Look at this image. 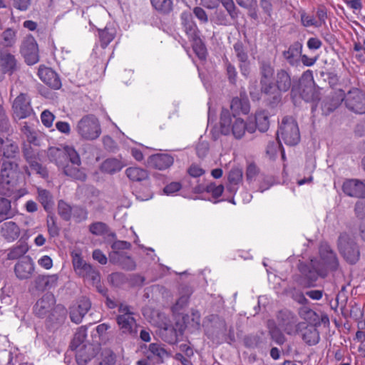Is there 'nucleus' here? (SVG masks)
Wrapping results in <instances>:
<instances>
[{"label":"nucleus","mask_w":365,"mask_h":365,"mask_svg":"<svg viewBox=\"0 0 365 365\" xmlns=\"http://www.w3.org/2000/svg\"><path fill=\"white\" fill-rule=\"evenodd\" d=\"M73 266L77 275L84 279L85 281L96 284L100 282L101 276L98 270L87 263L80 255L73 256Z\"/></svg>","instance_id":"obj_9"},{"label":"nucleus","mask_w":365,"mask_h":365,"mask_svg":"<svg viewBox=\"0 0 365 365\" xmlns=\"http://www.w3.org/2000/svg\"><path fill=\"white\" fill-rule=\"evenodd\" d=\"M13 116L15 120L23 119V93H19L13 102Z\"/></svg>","instance_id":"obj_44"},{"label":"nucleus","mask_w":365,"mask_h":365,"mask_svg":"<svg viewBox=\"0 0 365 365\" xmlns=\"http://www.w3.org/2000/svg\"><path fill=\"white\" fill-rule=\"evenodd\" d=\"M38 75L40 79L51 88L57 90L61 87V81L58 75L51 68L40 66Z\"/></svg>","instance_id":"obj_20"},{"label":"nucleus","mask_w":365,"mask_h":365,"mask_svg":"<svg viewBox=\"0 0 365 365\" xmlns=\"http://www.w3.org/2000/svg\"><path fill=\"white\" fill-rule=\"evenodd\" d=\"M0 145V154L8 159L13 158L18 150L15 144L10 143L9 140L4 142L1 138Z\"/></svg>","instance_id":"obj_40"},{"label":"nucleus","mask_w":365,"mask_h":365,"mask_svg":"<svg viewBox=\"0 0 365 365\" xmlns=\"http://www.w3.org/2000/svg\"><path fill=\"white\" fill-rule=\"evenodd\" d=\"M298 269L300 272L299 284L307 288L314 287L319 277L324 278L327 276V269L317 259H312L307 263L300 262Z\"/></svg>","instance_id":"obj_2"},{"label":"nucleus","mask_w":365,"mask_h":365,"mask_svg":"<svg viewBox=\"0 0 365 365\" xmlns=\"http://www.w3.org/2000/svg\"><path fill=\"white\" fill-rule=\"evenodd\" d=\"M97 354V349L93 344H83L76 351V359L79 365H86Z\"/></svg>","instance_id":"obj_25"},{"label":"nucleus","mask_w":365,"mask_h":365,"mask_svg":"<svg viewBox=\"0 0 365 365\" xmlns=\"http://www.w3.org/2000/svg\"><path fill=\"white\" fill-rule=\"evenodd\" d=\"M47 227L49 235L56 237L59 234V228L56 225V218L53 215L48 214L47 217Z\"/></svg>","instance_id":"obj_58"},{"label":"nucleus","mask_w":365,"mask_h":365,"mask_svg":"<svg viewBox=\"0 0 365 365\" xmlns=\"http://www.w3.org/2000/svg\"><path fill=\"white\" fill-rule=\"evenodd\" d=\"M274 81L275 87L278 91L285 93L291 89L292 93H294L296 86L293 85V80L289 69H277L274 77Z\"/></svg>","instance_id":"obj_13"},{"label":"nucleus","mask_w":365,"mask_h":365,"mask_svg":"<svg viewBox=\"0 0 365 365\" xmlns=\"http://www.w3.org/2000/svg\"><path fill=\"white\" fill-rule=\"evenodd\" d=\"M76 131L85 140H96L101 134L100 122L94 115H86L78 120Z\"/></svg>","instance_id":"obj_7"},{"label":"nucleus","mask_w":365,"mask_h":365,"mask_svg":"<svg viewBox=\"0 0 365 365\" xmlns=\"http://www.w3.org/2000/svg\"><path fill=\"white\" fill-rule=\"evenodd\" d=\"M346 108L356 113H365V93L359 88H352L344 96Z\"/></svg>","instance_id":"obj_11"},{"label":"nucleus","mask_w":365,"mask_h":365,"mask_svg":"<svg viewBox=\"0 0 365 365\" xmlns=\"http://www.w3.org/2000/svg\"><path fill=\"white\" fill-rule=\"evenodd\" d=\"M115 35L113 29L106 27L104 29L99 30V38L101 46L105 48L114 38Z\"/></svg>","instance_id":"obj_42"},{"label":"nucleus","mask_w":365,"mask_h":365,"mask_svg":"<svg viewBox=\"0 0 365 365\" xmlns=\"http://www.w3.org/2000/svg\"><path fill=\"white\" fill-rule=\"evenodd\" d=\"M280 148L279 141H272L267 144L266 153L270 158H274Z\"/></svg>","instance_id":"obj_64"},{"label":"nucleus","mask_w":365,"mask_h":365,"mask_svg":"<svg viewBox=\"0 0 365 365\" xmlns=\"http://www.w3.org/2000/svg\"><path fill=\"white\" fill-rule=\"evenodd\" d=\"M246 123L240 118H232L230 110L222 108L220 113V131L227 135L232 133L236 139H240L245 133Z\"/></svg>","instance_id":"obj_4"},{"label":"nucleus","mask_w":365,"mask_h":365,"mask_svg":"<svg viewBox=\"0 0 365 365\" xmlns=\"http://www.w3.org/2000/svg\"><path fill=\"white\" fill-rule=\"evenodd\" d=\"M56 299L53 294L46 293L39 299L34 306V313L40 318L47 316L51 312H53Z\"/></svg>","instance_id":"obj_14"},{"label":"nucleus","mask_w":365,"mask_h":365,"mask_svg":"<svg viewBox=\"0 0 365 365\" xmlns=\"http://www.w3.org/2000/svg\"><path fill=\"white\" fill-rule=\"evenodd\" d=\"M48 157L51 162L54 163L58 168H63L68 163L80 165V156L71 146L63 148L51 147L48 150Z\"/></svg>","instance_id":"obj_5"},{"label":"nucleus","mask_w":365,"mask_h":365,"mask_svg":"<svg viewBox=\"0 0 365 365\" xmlns=\"http://www.w3.org/2000/svg\"><path fill=\"white\" fill-rule=\"evenodd\" d=\"M337 246L339 253L349 264H355L359 260L360 248L354 236L346 232L341 233Z\"/></svg>","instance_id":"obj_3"},{"label":"nucleus","mask_w":365,"mask_h":365,"mask_svg":"<svg viewBox=\"0 0 365 365\" xmlns=\"http://www.w3.org/2000/svg\"><path fill=\"white\" fill-rule=\"evenodd\" d=\"M131 244L129 242L124 240H115L111 245V252H118L119 254L123 253V250H130Z\"/></svg>","instance_id":"obj_57"},{"label":"nucleus","mask_w":365,"mask_h":365,"mask_svg":"<svg viewBox=\"0 0 365 365\" xmlns=\"http://www.w3.org/2000/svg\"><path fill=\"white\" fill-rule=\"evenodd\" d=\"M152 6L158 12L167 14L173 10L172 0H150Z\"/></svg>","instance_id":"obj_41"},{"label":"nucleus","mask_w":365,"mask_h":365,"mask_svg":"<svg viewBox=\"0 0 365 365\" xmlns=\"http://www.w3.org/2000/svg\"><path fill=\"white\" fill-rule=\"evenodd\" d=\"M294 93H298L306 102L313 101L317 98L312 71L307 70L302 73Z\"/></svg>","instance_id":"obj_10"},{"label":"nucleus","mask_w":365,"mask_h":365,"mask_svg":"<svg viewBox=\"0 0 365 365\" xmlns=\"http://www.w3.org/2000/svg\"><path fill=\"white\" fill-rule=\"evenodd\" d=\"M204 190L210 193L214 198L220 197L224 191V186L222 185H217L215 182H210L207 185Z\"/></svg>","instance_id":"obj_55"},{"label":"nucleus","mask_w":365,"mask_h":365,"mask_svg":"<svg viewBox=\"0 0 365 365\" xmlns=\"http://www.w3.org/2000/svg\"><path fill=\"white\" fill-rule=\"evenodd\" d=\"M190 40L193 41L192 48L196 55L199 57V58L205 59L206 58L207 51L199 36H197V38L195 39Z\"/></svg>","instance_id":"obj_52"},{"label":"nucleus","mask_w":365,"mask_h":365,"mask_svg":"<svg viewBox=\"0 0 365 365\" xmlns=\"http://www.w3.org/2000/svg\"><path fill=\"white\" fill-rule=\"evenodd\" d=\"M302 339L308 346H314L319 342L320 335L318 329L314 325L307 326L301 331Z\"/></svg>","instance_id":"obj_28"},{"label":"nucleus","mask_w":365,"mask_h":365,"mask_svg":"<svg viewBox=\"0 0 365 365\" xmlns=\"http://www.w3.org/2000/svg\"><path fill=\"white\" fill-rule=\"evenodd\" d=\"M29 167L26 169L24 168V172L26 173L29 175L31 174H37L42 178H46L48 176V172L46 168L43 167L41 163H39L36 158H28L26 159Z\"/></svg>","instance_id":"obj_31"},{"label":"nucleus","mask_w":365,"mask_h":365,"mask_svg":"<svg viewBox=\"0 0 365 365\" xmlns=\"http://www.w3.org/2000/svg\"><path fill=\"white\" fill-rule=\"evenodd\" d=\"M230 109L232 118H237V115L240 114H247L250 112V106L247 96L240 94V97L233 98L230 103Z\"/></svg>","instance_id":"obj_24"},{"label":"nucleus","mask_w":365,"mask_h":365,"mask_svg":"<svg viewBox=\"0 0 365 365\" xmlns=\"http://www.w3.org/2000/svg\"><path fill=\"white\" fill-rule=\"evenodd\" d=\"M1 235L9 241H13L19 234V228L14 222H4L1 229Z\"/></svg>","instance_id":"obj_32"},{"label":"nucleus","mask_w":365,"mask_h":365,"mask_svg":"<svg viewBox=\"0 0 365 365\" xmlns=\"http://www.w3.org/2000/svg\"><path fill=\"white\" fill-rule=\"evenodd\" d=\"M204 324L209 339L219 344L224 342L227 331L225 319L217 314H210L205 318Z\"/></svg>","instance_id":"obj_6"},{"label":"nucleus","mask_w":365,"mask_h":365,"mask_svg":"<svg viewBox=\"0 0 365 365\" xmlns=\"http://www.w3.org/2000/svg\"><path fill=\"white\" fill-rule=\"evenodd\" d=\"M259 73L261 79H269L274 74V67L271 62L267 60H262L259 62Z\"/></svg>","instance_id":"obj_45"},{"label":"nucleus","mask_w":365,"mask_h":365,"mask_svg":"<svg viewBox=\"0 0 365 365\" xmlns=\"http://www.w3.org/2000/svg\"><path fill=\"white\" fill-rule=\"evenodd\" d=\"M72 215L76 219V222H80L87 219L88 212L84 207L80 206H73Z\"/></svg>","instance_id":"obj_59"},{"label":"nucleus","mask_w":365,"mask_h":365,"mask_svg":"<svg viewBox=\"0 0 365 365\" xmlns=\"http://www.w3.org/2000/svg\"><path fill=\"white\" fill-rule=\"evenodd\" d=\"M269 334L271 339L278 345H282L286 341V337L274 324H269Z\"/></svg>","instance_id":"obj_47"},{"label":"nucleus","mask_w":365,"mask_h":365,"mask_svg":"<svg viewBox=\"0 0 365 365\" xmlns=\"http://www.w3.org/2000/svg\"><path fill=\"white\" fill-rule=\"evenodd\" d=\"M126 176L132 181L140 182L148 178L146 170L138 167H130L125 170Z\"/></svg>","instance_id":"obj_34"},{"label":"nucleus","mask_w":365,"mask_h":365,"mask_svg":"<svg viewBox=\"0 0 365 365\" xmlns=\"http://www.w3.org/2000/svg\"><path fill=\"white\" fill-rule=\"evenodd\" d=\"M20 172L16 163L10 160H4L0 174V194L14 195L15 199L22 196L21 187L19 186Z\"/></svg>","instance_id":"obj_1"},{"label":"nucleus","mask_w":365,"mask_h":365,"mask_svg":"<svg viewBox=\"0 0 365 365\" xmlns=\"http://www.w3.org/2000/svg\"><path fill=\"white\" fill-rule=\"evenodd\" d=\"M90 232L95 235H103L108 232V225L102 222H96L90 225Z\"/></svg>","instance_id":"obj_54"},{"label":"nucleus","mask_w":365,"mask_h":365,"mask_svg":"<svg viewBox=\"0 0 365 365\" xmlns=\"http://www.w3.org/2000/svg\"><path fill=\"white\" fill-rule=\"evenodd\" d=\"M11 216V202L6 198L0 197V220L7 219Z\"/></svg>","instance_id":"obj_51"},{"label":"nucleus","mask_w":365,"mask_h":365,"mask_svg":"<svg viewBox=\"0 0 365 365\" xmlns=\"http://www.w3.org/2000/svg\"><path fill=\"white\" fill-rule=\"evenodd\" d=\"M87 336V329L84 327H81L76 332L73 339L71 344L72 349H77L81 346V344L85 341Z\"/></svg>","instance_id":"obj_48"},{"label":"nucleus","mask_w":365,"mask_h":365,"mask_svg":"<svg viewBox=\"0 0 365 365\" xmlns=\"http://www.w3.org/2000/svg\"><path fill=\"white\" fill-rule=\"evenodd\" d=\"M79 166L80 165L68 163L63 168V172L67 176L73 178L76 180L84 181L86 179V175L84 171L79 168Z\"/></svg>","instance_id":"obj_33"},{"label":"nucleus","mask_w":365,"mask_h":365,"mask_svg":"<svg viewBox=\"0 0 365 365\" xmlns=\"http://www.w3.org/2000/svg\"><path fill=\"white\" fill-rule=\"evenodd\" d=\"M181 24L184 31L189 39H195L198 36L197 27L192 19V14L188 12H182L180 16Z\"/></svg>","instance_id":"obj_26"},{"label":"nucleus","mask_w":365,"mask_h":365,"mask_svg":"<svg viewBox=\"0 0 365 365\" xmlns=\"http://www.w3.org/2000/svg\"><path fill=\"white\" fill-rule=\"evenodd\" d=\"M277 134V138L279 140L281 138L288 145H295L300 140L299 127L292 117L283 118Z\"/></svg>","instance_id":"obj_8"},{"label":"nucleus","mask_w":365,"mask_h":365,"mask_svg":"<svg viewBox=\"0 0 365 365\" xmlns=\"http://www.w3.org/2000/svg\"><path fill=\"white\" fill-rule=\"evenodd\" d=\"M301 21L304 26L309 27L314 26L315 27H320V24L317 21L313 16L307 14L304 11L301 12Z\"/></svg>","instance_id":"obj_60"},{"label":"nucleus","mask_w":365,"mask_h":365,"mask_svg":"<svg viewBox=\"0 0 365 365\" xmlns=\"http://www.w3.org/2000/svg\"><path fill=\"white\" fill-rule=\"evenodd\" d=\"M178 327V324H177L176 327L173 326H168L163 329L160 331L162 339L170 344H175L178 341L179 336H181L183 333L182 326H180L177 329Z\"/></svg>","instance_id":"obj_27"},{"label":"nucleus","mask_w":365,"mask_h":365,"mask_svg":"<svg viewBox=\"0 0 365 365\" xmlns=\"http://www.w3.org/2000/svg\"><path fill=\"white\" fill-rule=\"evenodd\" d=\"M148 359L157 364L164 363L170 356V354L159 343H152L149 345L147 352Z\"/></svg>","instance_id":"obj_22"},{"label":"nucleus","mask_w":365,"mask_h":365,"mask_svg":"<svg viewBox=\"0 0 365 365\" xmlns=\"http://www.w3.org/2000/svg\"><path fill=\"white\" fill-rule=\"evenodd\" d=\"M244 341L245 346L248 348H257L265 344V339L259 335L247 336Z\"/></svg>","instance_id":"obj_49"},{"label":"nucleus","mask_w":365,"mask_h":365,"mask_svg":"<svg viewBox=\"0 0 365 365\" xmlns=\"http://www.w3.org/2000/svg\"><path fill=\"white\" fill-rule=\"evenodd\" d=\"M23 257V247L19 245L17 247L12 248L9 254V259H18L19 261L14 266V272L16 277L21 279L23 278V263L21 257Z\"/></svg>","instance_id":"obj_29"},{"label":"nucleus","mask_w":365,"mask_h":365,"mask_svg":"<svg viewBox=\"0 0 365 365\" xmlns=\"http://www.w3.org/2000/svg\"><path fill=\"white\" fill-rule=\"evenodd\" d=\"M67 317L66 309L61 305H56L53 312L49 315V319L53 323L61 324L63 323Z\"/></svg>","instance_id":"obj_39"},{"label":"nucleus","mask_w":365,"mask_h":365,"mask_svg":"<svg viewBox=\"0 0 365 365\" xmlns=\"http://www.w3.org/2000/svg\"><path fill=\"white\" fill-rule=\"evenodd\" d=\"M3 43L5 46H11L16 41V32L8 29L2 34Z\"/></svg>","instance_id":"obj_56"},{"label":"nucleus","mask_w":365,"mask_h":365,"mask_svg":"<svg viewBox=\"0 0 365 365\" xmlns=\"http://www.w3.org/2000/svg\"><path fill=\"white\" fill-rule=\"evenodd\" d=\"M54 119L55 115L48 110H44L41 114V122L47 128L52 126Z\"/></svg>","instance_id":"obj_62"},{"label":"nucleus","mask_w":365,"mask_h":365,"mask_svg":"<svg viewBox=\"0 0 365 365\" xmlns=\"http://www.w3.org/2000/svg\"><path fill=\"white\" fill-rule=\"evenodd\" d=\"M38 200L43 205L44 210L50 213L54 205L53 197L51 193L44 189H38Z\"/></svg>","instance_id":"obj_35"},{"label":"nucleus","mask_w":365,"mask_h":365,"mask_svg":"<svg viewBox=\"0 0 365 365\" xmlns=\"http://www.w3.org/2000/svg\"><path fill=\"white\" fill-rule=\"evenodd\" d=\"M319 255L321 259L327 267V270L336 271L338 269L339 263L337 256L328 244L321 245Z\"/></svg>","instance_id":"obj_16"},{"label":"nucleus","mask_w":365,"mask_h":365,"mask_svg":"<svg viewBox=\"0 0 365 365\" xmlns=\"http://www.w3.org/2000/svg\"><path fill=\"white\" fill-rule=\"evenodd\" d=\"M341 189L349 197L365 199V182L359 179H346L343 182Z\"/></svg>","instance_id":"obj_12"},{"label":"nucleus","mask_w":365,"mask_h":365,"mask_svg":"<svg viewBox=\"0 0 365 365\" xmlns=\"http://www.w3.org/2000/svg\"><path fill=\"white\" fill-rule=\"evenodd\" d=\"M108 258L110 263L117 264L123 269L133 271L136 268L135 262L126 252L119 254L118 252H110Z\"/></svg>","instance_id":"obj_18"},{"label":"nucleus","mask_w":365,"mask_h":365,"mask_svg":"<svg viewBox=\"0 0 365 365\" xmlns=\"http://www.w3.org/2000/svg\"><path fill=\"white\" fill-rule=\"evenodd\" d=\"M24 135L26 136L27 141L30 144L38 146L41 143V135L36 130L24 125Z\"/></svg>","instance_id":"obj_50"},{"label":"nucleus","mask_w":365,"mask_h":365,"mask_svg":"<svg viewBox=\"0 0 365 365\" xmlns=\"http://www.w3.org/2000/svg\"><path fill=\"white\" fill-rule=\"evenodd\" d=\"M303 45L299 41L292 43L287 50L282 52V56L291 66H297L300 61Z\"/></svg>","instance_id":"obj_21"},{"label":"nucleus","mask_w":365,"mask_h":365,"mask_svg":"<svg viewBox=\"0 0 365 365\" xmlns=\"http://www.w3.org/2000/svg\"><path fill=\"white\" fill-rule=\"evenodd\" d=\"M234 50L236 54V56L237 59L241 63H247L248 62V55L247 53L245 51L244 44L242 42L238 41H237L234 46Z\"/></svg>","instance_id":"obj_53"},{"label":"nucleus","mask_w":365,"mask_h":365,"mask_svg":"<svg viewBox=\"0 0 365 365\" xmlns=\"http://www.w3.org/2000/svg\"><path fill=\"white\" fill-rule=\"evenodd\" d=\"M73 207L61 200L58 202V214L65 221H69L72 216Z\"/></svg>","instance_id":"obj_43"},{"label":"nucleus","mask_w":365,"mask_h":365,"mask_svg":"<svg viewBox=\"0 0 365 365\" xmlns=\"http://www.w3.org/2000/svg\"><path fill=\"white\" fill-rule=\"evenodd\" d=\"M174 162V158L169 154L157 153L151 155L148 160L150 167L160 170L170 168Z\"/></svg>","instance_id":"obj_23"},{"label":"nucleus","mask_w":365,"mask_h":365,"mask_svg":"<svg viewBox=\"0 0 365 365\" xmlns=\"http://www.w3.org/2000/svg\"><path fill=\"white\" fill-rule=\"evenodd\" d=\"M242 171L239 168H232L228 175V181L230 185L228 186V190L230 192L235 190V188L232 187L233 185H237L242 181Z\"/></svg>","instance_id":"obj_46"},{"label":"nucleus","mask_w":365,"mask_h":365,"mask_svg":"<svg viewBox=\"0 0 365 365\" xmlns=\"http://www.w3.org/2000/svg\"><path fill=\"white\" fill-rule=\"evenodd\" d=\"M261 91L265 94H273L277 89L274 83L269 81V79H260Z\"/></svg>","instance_id":"obj_63"},{"label":"nucleus","mask_w":365,"mask_h":365,"mask_svg":"<svg viewBox=\"0 0 365 365\" xmlns=\"http://www.w3.org/2000/svg\"><path fill=\"white\" fill-rule=\"evenodd\" d=\"M200 312L192 309L190 314H187L182 317V321L185 327L199 329L200 327Z\"/></svg>","instance_id":"obj_37"},{"label":"nucleus","mask_w":365,"mask_h":365,"mask_svg":"<svg viewBox=\"0 0 365 365\" xmlns=\"http://www.w3.org/2000/svg\"><path fill=\"white\" fill-rule=\"evenodd\" d=\"M115 319L122 334L137 336L138 326L133 316L117 315Z\"/></svg>","instance_id":"obj_15"},{"label":"nucleus","mask_w":365,"mask_h":365,"mask_svg":"<svg viewBox=\"0 0 365 365\" xmlns=\"http://www.w3.org/2000/svg\"><path fill=\"white\" fill-rule=\"evenodd\" d=\"M125 166L123 162L117 158H110L105 160L100 165V170L102 173L113 175L120 172Z\"/></svg>","instance_id":"obj_30"},{"label":"nucleus","mask_w":365,"mask_h":365,"mask_svg":"<svg viewBox=\"0 0 365 365\" xmlns=\"http://www.w3.org/2000/svg\"><path fill=\"white\" fill-rule=\"evenodd\" d=\"M298 326L293 317L287 323L282 324L284 331L289 335L295 334L298 331Z\"/></svg>","instance_id":"obj_61"},{"label":"nucleus","mask_w":365,"mask_h":365,"mask_svg":"<svg viewBox=\"0 0 365 365\" xmlns=\"http://www.w3.org/2000/svg\"><path fill=\"white\" fill-rule=\"evenodd\" d=\"M91 304L88 298L82 297L80 299L77 305L70 308L71 320L76 324L81 323L84 316L91 309Z\"/></svg>","instance_id":"obj_17"},{"label":"nucleus","mask_w":365,"mask_h":365,"mask_svg":"<svg viewBox=\"0 0 365 365\" xmlns=\"http://www.w3.org/2000/svg\"><path fill=\"white\" fill-rule=\"evenodd\" d=\"M0 66L3 73L12 72L16 67L14 56L10 53H2L0 56Z\"/></svg>","instance_id":"obj_36"},{"label":"nucleus","mask_w":365,"mask_h":365,"mask_svg":"<svg viewBox=\"0 0 365 365\" xmlns=\"http://www.w3.org/2000/svg\"><path fill=\"white\" fill-rule=\"evenodd\" d=\"M255 123L260 132H265L269 127V113L265 110H258L255 113Z\"/></svg>","instance_id":"obj_38"},{"label":"nucleus","mask_w":365,"mask_h":365,"mask_svg":"<svg viewBox=\"0 0 365 365\" xmlns=\"http://www.w3.org/2000/svg\"><path fill=\"white\" fill-rule=\"evenodd\" d=\"M24 61L28 65H34L38 62V48L34 38L29 35L24 43Z\"/></svg>","instance_id":"obj_19"}]
</instances>
